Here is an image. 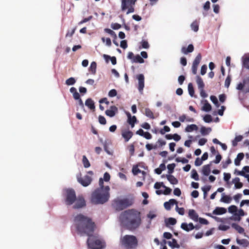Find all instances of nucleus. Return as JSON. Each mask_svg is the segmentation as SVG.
<instances>
[{"label":"nucleus","instance_id":"obj_1","mask_svg":"<svg viewBox=\"0 0 249 249\" xmlns=\"http://www.w3.org/2000/svg\"><path fill=\"white\" fill-rule=\"evenodd\" d=\"M73 222L79 233L86 234L88 236L93 234L95 225L90 217L80 213L74 217Z\"/></svg>","mask_w":249,"mask_h":249},{"label":"nucleus","instance_id":"obj_2","mask_svg":"<svg viewBox=\"0 0 249 249\" xmlns=\"http://www.w3.org/2000/svg\"><path fill=\"white\" fill-rule=\"evenodd\" d=\"M120 218L129 230H135L141 223L140 213L134 209L123 212L120 215Z\"/></svg>","mask_w":249,"mask_h":249},{"label":"nucleus","instance_id":"obj_3","mask_svg":"<svg viewBox=\"0 0 249 249\" xmlns=\"http://www.w3.org/2000/svg\"><path fill=\"white\" fill-rule=\"evenodd\" d=\"M109 187L107 186L105 189H96L92 194L91 201L92 203L103 204L109 199Z\"/></svg>","mask_w":249,"mask_h":249},{"label":"nucleus","instance_id":"obj_4","mask_svg":"<svg viewBox=\"0 0 249 249\" xmlns=\"http://www.w3.org/2000/svg\"><path fill=\"white\" fill-rule=\"evenodd\" d=\"M119 244L124 249H135L138 245V241L134 235H125L120 237Z\"/></svg>","mask_w":249,"mask_h":249},{"label":"nucleus","instance_id":"obj_5","mask_svg":"<svg viewBox=\"0 0 249 249\" xmlns=\"http://www.w3.org/2000/svg\"><path fill=\"white\" fill-rule=\"evenodd\" d=\"M132 204V200L129 198L121 199L118 197L112 201V206L116 211H121L130 206Z\"/></svg>","mask_w":249,"mask_h":249},{"label":"nucleus","instance_id":"obj_6","mask_svg":"<svg viewBox=\"0 0 249 249\" xmlns=\"http://www.w3.org/2000/svg\"><path fill=\"white\" fill-rule=\"evenodd\" d=\"M89 238L87 240V244L89 248L91 249H102L105 247V243L98 238L97 237L89 236Z\"/></svg>","mask_w":249,"mask_h":249},{"label":"nucleus","instance_id":"obj_7","mask_svg":"<svg viewBox=\"0 0 249 249\" xmlns=\"http://www.w3.org/2000/svg\"><path fill=\"white\" fill-rule=\"evenodd\" d=\"M136 1V0H122V10L126 12V14L133 12Z\"/></svg>","mask_w":249,"mask_h":249},{"label":"nucleus","instance_id":"obj_8","mask_svg":"<svg viewBox=\"0 0 249 249\" xmlns=\"http://www.w3.org/2000/svg\"><path fill=\"white\" fill-rule=\"evenodd\" d=\"M65 203L67 205H71L76 200V194L72 189H68L65 190Z\"/></svg>","mask_w":249,"mask_h":249},{"label":"nucleus","instance_id":"obj_9","mask_svg":"<svg viewBox=\"0 0 249 249\" xmlns=\"http://www.w3.org/2000/svg\"><path fill=\"white\" fill-rule=\"evenodd\" d=\"M78 181L83 186L87 187L89 186L92 181V178L91 177L86 175L83 178H77Z\"/></svg>","mask_w":249,"mask_h":249},{"label":"nucleus","instance_id":"obj_10","mask_svg":"<svg viewBox=\"0 0 249 249\" xmlns=\"http://www.w3.org/2000/svg\"><path fill=\"white\" fill-rule=\"evenodd\" d=\"M75 203L73 208L75 209L83 208L86 206V201L82 196H78L76 198Z\"/></svg>","mask_w":249,"mask_h":249},{"label":"nucleus","instance_id":"obj_11","mask_svg":"<svg viewBox=\"0 0 249 249\" xmlns=\"http://www.w3.org/2000/svg\"><path fill=\"white\" fill-rule=\"evenodd\" d=\"M201 55L200 53H198L196 57L195 60L193 61L192 71L194 74H196L197 71V67L200 62L201 60Z\"/></svg>","mask_w":249,"mask_h":249},{"label":"nucleus","instance_id":"obj_12","mask_svg":"<svg viewBox=\"0 0 249 249\" xmlns=\"http://www.w3.org/2000/svg\"><path fill=\"white\" fill-rule=\"evenodd\" d=\"M138 80V89L140 92L142 93L144 87V77L142 74H139L136 76Z\"/></svg>","mask_w":249,"mask_h":249},{"label":"nucleus","instance_id":"obj_13","mask_svg":"<svg viewBox=\"0 0 249 249\" xmlns=\"http://www.w3.org/2000/svg\"><path fill=\"white\" fill-rule=\"evenodd\" d=\"M118 111V108L115 106H112L110 107L109 109H107L105 113L107 116L110 117H113L115 115Z\"/></svg>","mask_w":249,"mask_h":249},{"label":"nucleus","instance_id":"obj_14","mask_svg":"<svg viewBox=\"0 0 249 249\" xmlns=\"http://www.w3.org/2000/svg\"><path fill=\"white\" fill-rule=\"evenodd\" d=\"M133 132L128 130H123L122 136L124 138V141L127 142L133 136Z\"/></svg>","mask_w":249,"mask_h":249},{"label":"nucleus","instance_id":"obj_15","mask_svg":"<svg viewBox=\"0 0 249 249\" xmlns=\"http://www.w3.org/2000/svg\"><path fill=\"white\" fill-rule=\"evenodd\" d=\"M126 115L127 116V123L131 125V127L133 128L137 122V118L135 116H132L129 112H127Z\"/></svg>","mask_w":249,"mask_h":249},{"label":"nucleus","instance_id":"obj_16","mask_svg":"<svg viewBox=\"0 0 249 249\" xmlns=\"http://www.w3.org/2000/svg\"><path fill=\"white\" fill-rule=\"evenodd\" d=\"M181 228L186 231H189L191 230H193L195 228L197 229L194 226L192 223H190L188 224L186 223H182L181 224Z\"/></svg>","mask_w":249,"mask_h":249},{"label":"nucleus","instance_id":"obj_17","mask_svg":"<svg viewBox=\"0 0 249 249\" xmlns=\"http://www.w3.org/2000/svg\"><path fill=\"white\" fill-rule=\"evenodd\" d=\"M174 204L177 205L178 201L174 199H170L168 201L165 202L164 203V207L167 210H170L171 206Z\"/></svg>","mask_w":249,"mask_h":249},{"label":"nucleus","instance_id":"obj_18","mask_svg":"<svg viewBox=\"0 0 249 249\" xmlns=\"http://www.w3.org/2000/svg\"><path fill=\"white\" fill-rule=\"evenodd\" d=\"M188 216L193 220L194 221L197 222L198 220V215L196 212L193 210L191 209L189 210L188 212Z\"/></svg>","mask_w":249,"mask_h":249},{"label":"nucleus","instance_id":"obj_19","mask_svg":"<svg viewBox=\"0 0 249 249\" xmlns=\"http://www.w3.org/2000/svg\"><path fill=\"white\" fill-rule=\"evenodd\" d=\"M194 50V47L193 45L192 44H189L187 48H186L185 47H183L181 48V52L184 54H187L188 53H191L193 52Z\"/></svg>","mask_w":249,"mask_h":249},{"label":"nucleus","instance_id":"obj_20","mask_svg":"<svg viewBox=\"0 0 249 249\" xmlns=\"http://www.w3.org/2000/svg\"><path fill=\"white\" fill-rule=\"evenodd\" d=\"M202 174L205 176H208L209 175L211 172V164H208L204 165L202 167Z\"/></svg>","mask_w":249,"mask_h":249},{"label":"nucleus","instance_id":"obj_21","mask_svg":"<svg viewBox=\"0 0 249 249\" xmlns=\"http://www.w3.org/2000/svg\"><path fill=\"white\" fill-rule=\"evenodd\" d=\"M85 105L87 106L90 109L94 110H95V105L94 102L90 98H89L86 100L85 102Z\"/></svg>","mask_w":249,"mask_h":249},{"label":"nucleus","instance_id":"obj_22","mask_svg":"<svg viewBox=\"0 0 249 249\" xmlns=\"http://www.w3.org/2000/svg\"><path fill=\"white\" fill-rule=\"evenodd\" d=\"M227 210L225 208L222 207H216L213 211V213L216 215H220L225 213Z\"/></svg>","mask_w":249,"mask_h":249},{"label":"nucleus","instance_id":"obj_23","mask_svg":"<svg viewBox=\"0 0 249 249\" xmlns=\"http://www.w3.org/2000/svg\"><path fill=\"white\" fill-rule=\"evenodd\" d=\"M232 183L234 184V186L236 189H240L243 186V183L240 182V178H235L232 179Z\"/></svg>","mask_w":249,"mask_h":249},{"label":"nucleus","instance_id":"obj_24","mask_svg":"<svg viewBox=\"0 0 249 249\" xmlns=\"http://www.w3.org/2000/svg\"><path fill=\"white\" fill-rule=\"evenodd\" d=\"M244 157V154L243 153L238 154L237 157L234 160V163L235 165L239 166L240 164V161Z\"/></svg>","mask_w":249,"mask_h":249},{"label":"nucleus","instance_id":"obj_25","mask_svg":"<svg viewBox=\"0 0 249 249\" xmlns=\"http://www.w3.org/2000/svg\"><path fill=\"white\" fill-rule=\"evenodd\" d=\"M144 114L147 117L151 119H154L155 118L154 113L152 112V111L149 108H145V111Z\"/></svg>","mask_w":249,"mask_h":249},{"label":"nucleus","instance_id":"obj_26","mask_svg":"<svg viewBox=\"0 0 249 249\" xmlns=\"http://www.w3.org/2000/svg\"><path fill=\"white\" fill-rule=\"evenodd\" d=\"M231 226L232 228L234 229L239 233H243L244 232V229L239 225L236 223H232Z\"/></svg>","mask_w":249,"mask_h":249},{"label":"nucleus","instance_id":"obj_27","mask_svg":"<svg viewBox=\"0 0 249 249\" xmlns=\"http://www.w3.org/2000/svg\"><path fill=\"white\" fill-rule=\"evenodd\" d=\"M198 127L196 124H192L190 125H188L185 128V131L190 132H192L194 130H197Z\"/></svg>","mask_w":249,"mask_h":249},{"label":"nucleus","instance_id":"obj_28","mask_svg":"<svg viewBox=\"0 0 249 249\" xmlns=\"http://www.w3.org/2000/svg\"><path fill=\"white\" fill-rule=\"evenodd\" d=\"M166 177L168 181L172 184H177L178 183V179L173 175H168L166 176Z\"/></svg>","mask_w":249,"mask_h":249},{"label":"nucleus","instance_id":"obj_29","mask_svg":"<svg viewBox=\"0 0 249 249\" xmlns=\"http://www.w3.org/2000/svg\"><path fill=\"white\" fill-rule=\"evenodd\" d=\"M196 83L198 86V88L199 89H204L205 86L204 82L202 79L199 76H197Z\"/></svg>","mask_w":249,"mask_h":249},{"label":"nucleus","instance_id":"obj_30","mask_svg":"<svg viewBox=\"0 0 249 249\" xmlns=\"http://www.w3.org/2000/svg\"><path fill=\"white\" fill-rule=\"evenodd\" d=\"M243 66L249 70V56L242 58Z\"/></svg>","mask_w":249,"mask_h":249},{"label":"nucleus","instance_id":"obj_31","mask_svg":"<svg viewBox=\"0 0 249 249\" xmlns=\"http://www.w3.org/2000/svg\"><path fill=\"white\" fill-rule=\"evenodd\" d=\"M96 63L94 61L91 62L90 66L89 68V71L93 74H95L96 72Z\"/></svg>","mask_w":249,"mask_h":249},{"label":"nucleus","instance_id":"obj_32","mask_svg":"<svg viewBox=\"0 0 249 249\" xmlns=\"http://www.w3.org/2000/svg\"><path fill=\"white\" fill-rule=\"evenodd\" d=\"M211 131L212 129L210 127L206 128L205 126H202L200 128V132L204 136L208 135Z\"/></svg>","mask_w":249,"mask_h":249},{"label":"nucleus","instance_id":"obj_33","mask_svg":"<svg viewBox=\"0 0 249 249\" xmlns=\"http://www.w3.org/2000/svg\"><path fill=\"white\" fill-rule=\"evenodd\" d=\"M231 198L229 196L227 195H225L224 194H223L222 197H221L220 201L226 203H229L231 202Z\"/></svg>","mask_w":249,"mask_h":249},{"label":"nucleus","instance_id":"obj_34","mask_svg":"<svg viewBox=\"0 0 249 249\" xmlns=\"http://www.w3.org/2000/svg\"><path fill=\"white\" fill-rule=\"evenodd\" d=\"M144 62L143 59L139 54L135 55L132 60L133 63H143Z\"/></svg>","mask_w":249,"mask_h":249},{"label":"nucleus","instance_id":"obj_35","mask_svg":"<svg viewBox=\"0 0 249 249\" xmlns=\"http://www.w3.org/2000/svg\"><path fill=\"white\" fill-rule=\"evenodd\" d=\"M237 243L239 245H242L244 247H247L249 244V241L245 239H236Z\"/></svg>","mask_w":249,"mask_h":249},{"label":"nucleus","instance_id":"obj_36","mask_svg":"<svg viewBox=\"0 0 249 249\" xmlns=\"http://www.w3.org/2000/svg\"><path fill=\"white\" fill-rule=\"evenodd\" d=\"M103 56L107 61H108V59H110L113 65H115L116 64L117 61L115 57H110V56L107 54H104Z\"/></svg>","mask_w":249,"mask_h":249},{"label":"nucleus","instance_id":"obj_37","mask_svg":"<svg viewBox=\"0 0 249 249\" xmlns=\"http://www.w3.org/2000/svg\"><path fill=\"white\" fill-rule=\"evenodd\" d=\"M82 162L85 168H88L90 166L89 161L85 155L83 156Z\"/></svg>","mask_w":249,"mask_h":249},{"label":"nucleus","instance_id":"obj_38","mask_svg":"<svg viewBox=\"0 0 249 249\" xmlns=\"http://www.w3.org/2000/svg\"><path fill=\"white\" fill-rule=\"evenodd\" d=\"M168 245L172 248H179V245L178 244L177 240L175 239H173L172 242L169 241Z\"/></svg>","mask_w":249,"mask_h":249},{"label":"nucleus","instance_id":"obj_39","mask_svg":"<svg viewBox=\"0 0 249 249\" xmlns=\"http://www.w3.org/2000/svg\"><path fill=\"white\" fill-rule=\"evenodd\" d=\"M212 109V107L211 105L207 102L206 101V103L204 104L203 106L202 107V110L206 111L209 112Z\"/></svg>","mask_w":249,"mask_h":249},{"label":"nucleus","instance_id":"obj_40","mask_svg":"<svg viewBox=\"0 0 249 249\" xmlns=\"http://www.w3.org/2000/svg\"><path fill=\"white\" fill-rule=\"evenodd\" d=\"M104 31L106 33L109 34L113 38H115V39L117 38V35L115 34V33L114 31H113L112 30H111V29H108V28H105L104 29Z\"/></svg>","mask_w":249,"mask_h":249},{"label":"nucleus","instance_id":"obj_41","mask_svg":"<svg viewBox=\"0 0 249 249\" xmlns=\"http://www.w3.org/2000/svg\"><path fill=\"white\" fill-rule=\"evenodd\" d=\"M177 223V220L174 218H169L166 221V226H168L169 225H174Z\"/></svg>","mask_w":249,"mask_h":249},{"label":"nucleus","instance_id":"obj_42","mask_svg":"<svg viewBox=\"0 0 249 249\" xmlns=\"http://www.w3.org/2000/svg\"><path fill=\"white\" fill-rule=\"evenodd\" d=\"M192 29L195 32H197L198 30L199 24L197 21H194L191 25Z\"/></svg>","mask_w":249,"mask_h":249},{"label":"nucleus","instance_id":"obj_43","mask_svg":"<svg viewBox=\"0 0 249 249\" xmlns=\"http://www.w3.org/2000/svg\"><path fill=\"white\" fill-rule=\"evenodd\" d=\"M188 89L191 96H193L195 93L194 89L192 83H190L188 86Z\"/></svg>","mask_w":249,"mask_h":249},{"label":"nucleus","instance_id":"obj_44","mask_svg":"<svg viewBox=\"0 0 249 249\" xmlns=\"http://www.w3.org/2000/svg\"><path fill=\"white\" fill-rule=\"evenodd\" d=\"M76 82L75 79L73 77H70L66 81V84L70 86L74 85Z\"/></svg>","mask_w":249,"mask_h":249},{"label":"nucleus","instance_id":"obj_45","mask_svg":"<svg viewBox=\"0 0 249 249\" xmlns=\"http://www.w3.org/2000/svg\"><path fill=\"white\" fill-rule=\"evenodd\" d=\"M229 212L231 213H237V208L235 205H231L228 208Z\"/></svg>","mask_w":249,"mask_h":249},{"label":"nucleus","instance_id":"obj_46","mask_svg":"<svg viewBox=\"0 0 249 249\" xmlns=\"http://www.w3.org/2000/svg\"><path fill=\"white\" fill-rule=\"evenodd\" d=\"M191 177L196 180H199L198 175L197 173V171L195 169H193L192 170Z\"/></svg>","mask_w":249,"mask_h":249},{"label":"nucleus","instance_id":"obj_47","mask_svg":"<svg viewBox=\"0 0 249 249\" xmlns=\"http://www.w3.org/2000/svg\"><path fill=\"white\" fill-rule=\"evenodd\" d=\"M210 99L216 107H219V104L216 97L214 95H211L210 97Z\"/></svg>","mask_w":249,"mask_h":249},{"label":"nucleus","instance_id":"obj_48","mask_svg":"<svg viewBox=\"0 0 249 249\" xmlns=\"http://www.w3.org/2000/svg\"><path fill=\"white\" fill-rule=\"evenodd\" d=\"M141 43V47H140V48H144V49H148L149 47V45L148 42L146 41L142 40Z\"/></svg>","mask_w":249,"mask_h":249},{"label":"nucleus","instance_id":"obj_49","mask_svg":"<svg viewBox=\"0 0 249 249\" xmlns=\"http://www.w3.org/2000/svg\"><path fill=\"white\" fill-rule=\"evenodd\" d=\"M176 210L180 215H183L185 213V210L183 208H179L178 204L176 205Z\"/></svg>","mask_w":249,"mask_h":249},{"label":"nucleus","instance_id":"obj_50","mask_svg":"<svg viewBox=\"0 0 249 249\" xmlns=\"http://www.w3.org/2000/svg\"><path fill=\"white\" fill-rule=\"evenodd\" d=\"M175 166L176 164L175 163L169 164L167 165L168 173L169 174H171L173 172Z\"/></svg>","mask_w":249,"mask_h":249},{"label":"nucleus","instance_id":"obj_51","mask_svg":"<svg viewBox=\"0 0 249 249\" xmlns=\"http://www.w3.org/2000/svg\"><path fill=\"white\" fill-rule=\"evenodd\" d=\"M203 120L205 122L209 123L212 121V117L209 114H207L205 115L203 117Z\"/></svg>","mask_w":249,"mask_h":249},{"label":"nucleus","instance_id":"obj_52","mask_svg":"<svg viewBox=\"0 0 249 249\" xmlns=\"http://www.w3.org/2000/svg\"><path fill=\"white\" fill-rule=\"evenodd\" d=\"M170 131V128L169 126H164L163 127V129H161L160 130V133L162 135H163L165 134V133L166 132H169Z\"/></svg>","mask_w":249,"mask_h":249},{"label":"nucleus","instance_id":"obj_53","mask_svg":"<svg viewBox=\"0 0 249 249\" xmlns=\"http://www.w3.org/2000/svg\"><path fill=\"white\" fill-rule=\"evenodd\" d=\"M98 120L99 122L102 124H106L107 123L106 118L103 116L100 115Z\"/></svg>","mask_w":249,"mask_h":249},{"label":"nucleus","instance_id":"obj_54","mask_svg":"<svg viewBox=\"0 0 249 249\" xmlns=\"http://www.w3.org/2000/svg\"><path fill=\"white\" fill-rule=\"evenodd\" d=\"M117 92L116 89H112L108 92V96L110 97H113L117 95Z\"/></svg>","mask_w":249,"mask_h":249},{"label":"nucleus","instance_id":"obj_55","mask_svg":"<svg viewBox=\"0 0 249 249\" xmlns=\"http://www.w3.org/2000/svg\"><path fill=\"white\" fill-rule=\"evenodd\" d=\"M231 81V76L230 75H228L225 80V86L227 88H228L230 85Z\"/></svg>","mask_w":249,"mask_h":249},{"label":"nucleus","instance_id":"obj_56","mask_svg":"<svg viewBox=\"0 0 249 249\" xmlns=\"http://www.w3.org/2000/svg\"><path fill=\"white\" fill-rule=\"evenodd\" d=\"M231 160L230 158L227 159L225 162H223V163H222V167H223V168H224V169L228 167V166L230 163H231Z\"/></svg>","mask_w":249,"mask_h":249},{"label":"nucleus","instance_id":"obj_57","mask_svg":"<svg viewBox=\"0 0 249 249\" xmlns=\"http://www.w3.org/2000/svg\"><path fill=\"white\" fill-rule=\"evenodd\" d=\"M102 40L103 42H105L106 41V45L108 46H110L111 45V41L109 38H107L105 39V37H102Z\"/></svg>","mask_w":249,"mask_h":249},{"label":"nucleus","instance_id":"obj_58","mask_svg":"<svg viewBox=\"0 0 249 249\" xmlns=\"http://www.w3.org/2000/svg\"><path fill=\"white\" fill-rule=\"evenodd\" d=\"M161 187H165L163 182H156L154 184V188L156 189H159Z\"/></svg>","mask_w":249,"mask_h":249},{"label":"nucleus","instance_id":"obj_59","mask_svg":"<svg viewBox=\"0 0 249 249\" xmlns=\"http://www.w3.org/2000/svg\"><path fill=\"white\" fill-rule=\"evenodd\" d=\"M163 187L165 188L164 191L163 192V194L164 195H168L170 194V193L172 191L171 189H170V188H168L165 186V187Z\"/></svg>","mask_w":249,"mask_h":249},{"label":"nucleus","instance_id":"obj_60","mask_svg":"<svg viewBox=\"0 0 249 249\" xmlns=\"http://www.w3.org/2000/svg\"><path fill=\"white\" fill-rule=\"evenodd\" d=\"M132 173L134 175H136L138 173H141V170L139 169L137 166L133 167L132 168Z\"/></svg>","mask_w":249,"mask_h":249},{"label":"nucleus","instance_id":"obj_61","mask_svg":"<svg viewBox=\"0 0 249 249\" xmlns=\"http://www.w3.org/2000/svg\"><path fill=\"white\" fill-rule=\"evenodd\" d=\"M111 27L114 30H117L121 27V25L119 23H115L111 24Z\"/></svg>","mask_w":249,"mask_h":249},{"label":"nucleus","instance_id":"obj_62","mask_svg":"<svg viewBox=\"0 0 249 249\" xmlns=\"http://www.w3.org/2000/svg\"><path fill=\"white\" fill-rule=\"evenodd\" d=\"M231 175L230 173H224V180L228 182L230 179L231 178Z\"/></svg>","mask_w":249,"mask_h":249},{"label":"nucleus","instance_id":"obj_63","mask_svg":"<svg viewBox=\"0 0 249 249\" xmlns=\"http://www.w3.org/2000/svg\"><path fill=\"white\" fill-rule=\"evenodd\" d=\"M207 67L206 65H203L201 68L200 73L201 74L203 75L206 73Z\"/></svg>","mask_w":249,"mask_h":249},{"label":"nucleus","instance_id":"obj_64","mask_svg":"<svg viewBox=\"0 0 249 249\" xmlns=\"http://www.w3.org/2000/svg\"><path fill=\"white\" fill-rule=\"evenodd\" d=\"M221 156L219 154H218L216 156L215 159L213 161V162L216 164H218L220 162V160H221Z\"/></svg>","mask_w":249,"mask_h":249}]
</instances>
